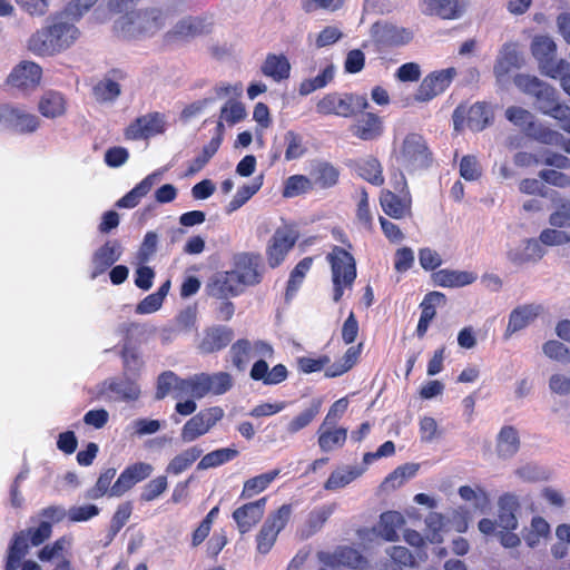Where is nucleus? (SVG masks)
Masks as SVG:
<instances>
[{
  "instance_id": "nucleus-1",
  "label": "nucleus",
  "mask_w": 570,
  "mask_h": 570,
  "mask_svg": "<svg viewBox=\"0 0 570 570\" xmlns=\"http://www.w3.org/2000/svg\"><path fill=\"white\" fill-rule=\"evenodd\" d=\"M166 13L158 8L128 11L114 22V31L124 39L151 37L166 23Z\"/></svg>"
},
{
  "instance_id": "nucleus-2",
  "label": "nucleus",
  "mask_w": 570,
  "mask_h": 570,
  "mask_svg": "<svg viewBox=\"0 0 570 570\" xmlns=\"http://www.w3.org/2000/svg\"><path fill=\"white\" fill-rule=\"evenodd\" d=\"M331 264L333 301L338 302L346 289H351L356 278V265L354 257L341 247H334L327 255Z\"/></svg>"
},
{
  "instance_id": "nucleus-3",
  "label": "nucleus",
  "mask_w": 570,
  "mask_h": 570,
  "mask_svg": "<svg viewBox=\"0 0 570 570\" xmlns=\"http://www.w3.org/2000/svg\"><path fill=\"white\" fill-rule=\"evenodd\" d=\"M394 158L400 169L413 173L429 167L431 153L421 135L409 134L395 150Z\"/></svg>"
},
{
  "instance_id": "nucleus-4",
  "label": "nucleus",
  "mask_w": 570,
  "mask_h": 570,
  "mask_svg": "<svg viewBox=\"0 0 570 570\" xmlns=\"http://www.w3.org/2000/svg\"><path fill=\"white\" fill-rule=\"evenodd\" d=\"M367 107L368 101L365 96L331 92L316 104V111L321 115H335L347 118Z\"/></svg>"
},
{
  "instance_id": "nucleus-5",
  "label": "nucleus",
  "mask_w": 570,
  "mask_h": 570,
  "mask_svg": "<svg viewBox=\"0 0 570 570\" xmlns=\"http://www.w3.org/2000/svg\"><path fill=\"white\" fill-rule=\"evenodd\" d=\"M557 45L549 36H535L531 43V52L539 63L541 72L550 78L557 79L562 70L570 68V62L560 59L556 60Z\"/></svg>"
},
{
  "instance_id": "nucleus-6",
  "label": "nucleus",
  "mask_w": 570,
  "mask_h": 570,
  "mask_svg": "<svg viewBox=\"0 0 570 570\" xmlns=\"http://www.w3.org/2000/svg\"><path fill=\"white\" fill-rule=\"evenodd\" d=\"M524 66V56L518 42L509 41L503 43L495 56L493 63V76L499 86L509 82L510 73Z\"/></svg>"
},
{
  "instance_id": "nucleus-7",
  "label": "nucleus",
  "mask_w": 570,
  "mask_h": 570,
  "mask_svg": "<svg viewBox=\"0 0 570 570\" xmlns=\"http://www.w3.org/2000/svg\"><path fill=\"white\" fill-rule=\"evenodd\" d=\"M292 514V507L283 504L275 512L271 513L256 535L257 551L266 554L276 542L278 533L285 528Z\"/></svg>"
},
{
  "instance_id": "nucleus-8",
  "label": "nucleus",
  "mask_w": 570,
  "mask_h": 570,
  "mask_svg": "<svg viewBox=\"0 0 570 570\" xmlns=\"http://www.w3.org/2000/svg\"><path fill=\"white\" fill-rule=\"evenodd\" d=\"M220 406H212L199 411L191 416L181 428L180 439L184 443H190L207 434L224 417Z\"/></svg>"
},
{
  "instance_id": "nucleus-9",
  "label": "nucleus",
  "mask_w": 570,
  "mask_h": 570,
  "mask_svg": "<svg viewBox=\"0 0 570 570\" xmlns=\"http://www.w3.org/2000/svg\"><path fill=\"white\" fill-rule=\"evenodd\" d=\"M493 112L485 102H475L469 108L459 106L453 112V126L456 131L462 130L464 124L472 131L483 130L492 120Z\"/></svg>"
},
{
  "instance_id": "nucleus-10",
  "label": "nucleus",
  "mask_w": 570,
  "mask_h": 570,
  "mask_svg": "<svg viewBox=\"0 0 570 570\" xmlns=\"http://www.w3.org/2000/svg\"><path fill=\"white\" fill-rule=\"evenodd\" d=\"M297 240V233L287 227H279L275 230L266 248L267 262L271 267L278 266L293 248Z\"/></svg>"
},
{
  "instance_id": "nucleus-11",
  "label": "nucleus",
  "mask_w": 570,
  "mask_h": 570,
  "mask_svg": "<svg viewBox=\"0 0 570 570\" xmlns=\"http://www.w3.org/2000/svg\"><path fill=\"white\" fill-rule=\"evenodd\" d=\"M456 76V69L453 67L438 70L428 75L421 82L415 94V100L430 101L441 95Z\"/></svg>"
},
{
  "instance_id": "nucleus-12",
  "label": "nucleus",
  "mask_w": 570,
  "mask_h": 570,
  "mask_svg": "<svg viewBox=\"0 0 570 570\" xmlns=\"http://www.w3.org/2000/svg\"><path fill=\"white\" fill-rule=\"evenodd\" d=\"M166 129L165 116L159 112L147 114L130 124L126 131V138L131 140L147 139L163 134Z\"/></svg>"
},
{
  "instance_id": "nucleus-13",
  "label": "nucleus",
  "mask_w": 570,
  "mask_h": 570,
  "mask_svg": "<svg viewBox=\"0 0 570 570\" xmlns=\"http://www.w3.org/2000/svg\"><path fill=\"white\" fill-rule=\"evenodd\" d=\"M422 14L438 17L443 20H456L465 10L464 0H419Z\"/></svg>"
},
{
  "instance_id": "nucleus-14",
  "label": "nucleus",
  "mask_w": 570,
  "mask_h": 570,
  "mask_svg": "<svg viewBox=\"0 0 570 570\" xmlns=\"http://www.w3.org/2000/svg\"><path fill=\"white\" fill-rule=\"evenodd\" d=\"M122 255V246L118 239H108L98 247L91 257V274L95 279L111 267Z\"/></svg>"
},
{
  "instance_id": "nucleus-15",
  "label": "nucleus",
  "mask_w": 570,
  "mask_h": 570,
  "mask_svg": "<svg viewBox=\"0 0 570 570\" xmlns=\"http://www.w3.org/2000/svg\"><path fill=\"white\" fill-rule=\"evenodd\" d=\"M3 122L19 134H32L40 126L38 116L23 107L3 106Z\"/></svg>"
},
{
  "instance_id": "nucleus-16",
  "label": "nucleus",
  "mask_w": 570,
  "mask_h": 570,
  "mask_svg": "<svg viewBox=\"0 0 570 570\" xmlns=\"http://www.w3.org/2000/svg\"><path fill=\"white\" fill-rule=\"evenodd\" d=\"M153 470V466L145 462H138L129 465L121 472L114 485H111L109 497H121L136 483L147 479L151 474Z\"/></svg>"
},
{
  "instance_id": "nucleus-17",
  "label": "nucleus",
  "mask_w": 570,
  "mask_h": 570,
  "mask_svg": "<svg viewBox=\"0 0 570 570\" xmlns=\"http://www.w3.org/2000/svg\"><path fill=\"white\" fill-rule=\"evenodd\" d=\"M266 502V498H261L243 504L233 512V519L242 534L249 532L262 520Z\"/></svg>"
},
{
  "instance_id": "nucleus-18",
  "label": "nucleus",
  "mask_w": 570,
  "mask_h": 570,
  "mask_svg": "<svg viewBox=\"0 0 570 570\" xmlns=\"http://www.w3.org/2000/svg\"><path fill=\"white\" fill-rule=\"evenodd\" d=\"M542 308L538 304H524L513 308L509 315L504 338H510L514 333L528 327L539 316Z\"/></svg>"
},
{
  "instance_id": "nucleus-19",
  "label": "nucleus",
  "mask_w": 570,
  "mask_h": 570,
  "mask_svg": "<svg viewBox=\"0 0 570 570\" xmlns=\"http://www.w3.org/2000/svg\"><path fill=\"white\" fill-rule=\"evenodd\" d=\"M42 70L31 61H22L9 75L8 82L19 89H31L39 85Z\"/></svg>"
},
{
  "instance_id": "nucleus-20",
  "label": "nucleus",
  "mask_w": 570,
  "mask_h": 570,
  "mask_svg": "<svg viewBox=\"0 0 570 570\" xmlns=\"http://www.w3.org/2000/svg\"><path fill=\"white\" fill-rule=\"evenodd\" d=\"M243 287L244 284L233 269L218 273L208 285L209 294L217 298L236 296L243 291Z\"/></svg>"
},
{
  "instance_id": "nucleus-21",
  "label": "nucleus",
  "mask_w": 570,
  "mask_h": 570,
  "mask_svg": "<svg viewBox=\"0 0 570 570\" xmlns=\"http://www.w3.org/2000/svg\"><path fill=\"white\" fill-rule=\"evenodd\" d=\"M544 255V250L537 239L529 238L522 240L507 252L508 259L515 266L528 263H535Z\"/></svg>"
},
{
  "instance_id": "nucleus-22",
  "label": "nucleus",
  "mask_w": 570,
  "mask_h": 570,
  "mask_svg": "<svg viewBox=\"0 0 570 570\" xmlns=\"http://www.w3.org/2000/svg\"><path fill=\"white\" fill-rule=\"evenodd\" d=\"M165 169H158L146 176L139 184H137L130 191L122 196L116 205L120 208H134L137 206L142 197H145L153 187L158 184Z\"/></svg>"
},
{
  "instance_id": "nucleus-23",
  "label": "nucleus",
  "mask_w": 570,
  "mask_h": 570,
  "mask_svg": "<svg viewBox=\"0 0 570 570\" xmlns=\"http://www.w3.org/2000/svg\"><path fill=\"white\" fill-rule=\"evenodd\" d=\"M520 510V502L517 495L505 493L498 500L497 523L499 529H518L519 521L517 513Z\"/></svg>"
},
{
  "instance_id": "nucleus-24",
  "label": "nucleus",
  "mask_w": 570,
  "mask_h": 570,
  "mask_svg": "<svg viewBox=\"0 0 570 570\" xmlns=\"http://www.w3.org/2000/svg\"><path fill=\"white\" fill-rule=\"evenodd\" d=\"M62 16L55 17L49 26L59 52L70 48L80 36L79 29L73 23L65 21Z\"/></svg>"
},
{
  "instance_id": "nucleus-25",
  "label": "nucleus",
  "mask_w": 570,
  "mask_h": 570,
  "mask_svg": "<svg viewBox=\"0 0 570 570\" xmlns=\"http://www.w3.org/2000/svg\"><path fill=\"white\" fill-rule=\"evenodd\" d=\"M213 21L208 16L185 17L173 28L171 35L181 39L194 38L210 31Z\"/></svg>"
},
{
  "instance_id": "nucleus-26",
  "label": "nucleus",
  "mask_w": 570,
  "mask_h": 570,
  "mask_svg": "<svg viewBox=\"0 0 570 570\" xmlns=\"http://www.w3.org/2000/svg\"><path fill=\"white\" fill-rule=\"evenodd\" d=\"M124 78L121 71L112 70L101 78L92 88V95L98 102H114L121 94L119 81Z\"/></svg>"
},
{
  "instance_id": "nucleus-27",
  "label": "nucleus",
  "mask_w": 570,
  "mask_h": 570,
  "mask_svg": "<svg viewBox=\"0 0 570 570\" xmlns=\"http://www.w3.org/2000/svg\"><path fill=\"white\" fill-rule=\"evenodd\" d=\"M382 119L372 112L362 114L351 126L352 134L362 140H375L383 134Z\"/></svg>"
},
{
  "instance_id": "nucleus-28",
  "label": "nucleus",
  "mask_w": 570,
  "mask_h": 570,
  "mask_svg": "<svg viewBox=\"0 0 570 570\" xmlns=\"http://www.w3.org/2000/svg\"><path fill=\"white\" fill-rule=\"evenodd\" d=\"M234 332L229 327L215 326L205 332L198 348L204 354L214 353L226 347L233 340Z\"/></svg>"
},
{
  "instance_id": "nucleus-29",
  "label": "nucleus",
  "mask_w": 570,
  "mask_h": 570,
  "mask_svg": "<svg viewBox=\"0 0 570 570\" xmlns=\"http://www.w3.org/2000/svg\"><path fill=\"white\" fill-rule=\"evenodd\" d=\"M288 372L285 365L277 364L269 370L266 360H257L249 372V376L254 381H261L265 385H276L287 379Z\"/></svg>"
},
{
  "instance_id": "nucleus-30",
  "label": "nucleus",
  "mask_w": 570,
  "mask_h": 570,
  "mask_svg": "<svg viewBox=\"0 0 570 570\" xmlns=\"http://www.w3.org/2000/svg\"><path fill=\"white\" fill-rule=\"evenodd\" d=\"M405 524L404 517L396 511H387L381 514L377 525L372 530L379 537L389 542L399 540V530Z\"/></svg>"
},
{
  "instance_id": "nucleus-31",
  "label": "nucleus",
  "mask_w": 570,
  "mask_h": 570,
  "mask_svg": "<svg viewBox=\"0 0 570 570\" xmlns=\"http://www.w3.org/2000/svg\"><path fill=\"white\" fill-rule=\"evenodd\" d=\"M202 384V395L205 397L208 394L222 395L233 387V377L227 372H217L214 374L198 373Z\"/></svg>"
},
{
  "instance_id": "nucleus-32",
  "label": "nucleus",
  "mask_w": 570,
  "mask_h": 570,
  "mask_svg": "<svg viewBox=\"0 0 570 570\" xmlns=\"http://www.w3.org/2000/svg\"><path fill=\"white\" fill-rule=\"evenodd\" d=\"M365 472V468L361 465H343L335 469L324 483V489L336 491L345 488Z\"/></svg>"
},
{
  "instance_id": "nucleus-33",
  "label": "nucleus",
  "mask_w": 570,
  "mask_h": 570,
  "mask_svg": "<svg viewBox=\"0 0 570 570\" xmlns=\"http://www.w3.org/2000/svg\"><path fill=\"white\" fill-rule=\"evenodd\" d=\"M520 448V438L517 429L511 425L501 428L497 436L495 451L500 459H511Z\"/></svg>"
},
{
  "instance_id": "nucleus-34",
  "label": "nucleus",
  "mask_w": 570,
  "mask_h": 570,
  "mask_svg": "<svg viewBox=\"0 0 570 570\" xmlns=\"http://www.w3.org/2000/svg\"><path fill=\"white\" fill-rule=\"evenodd\" d=\"M550 537V524L542 517H533L530 524L522 530V538L529 548L546 543Z\"/></svg>"
},
{
  "instance_id": "nucleus-35",
  "label": "nucleus",
  "mask_w": 570,
  "mask_h": 570,
  "mask_svg": "<svg viewBox=\"0 0 570 570\" xmlns=\"http://www.w3.org/2000/svg\"><path fill=\"white\" fill-rule=\"evenodd\" d=\"M258 257L250 254H242L236 258L233 269L244 286L254 285L259 282Z\"/></svg>"
},
{
  "instance_id": "nucleus-36",
  "label": "nucleus",
  "mask_w": 570,
  "mask_h": 570,
  "mask_svg": "<svg viewBox=\"0 0 570 570\" xmlns=\"http://www.w3.org/2000/svg\"><path fill=\"white\" fill-rule=\"evenodd\" d=\"M445 296L440 292L429 293L423 302L421 303V316L416 327V334L419 337H423L429 328L430 322L435 316V306L443 303Z\"/></svg>"
},
{
  "instance_id": "nucleus-37",
  "label": "nucleus",
  "mask_w": 570,
  "mask_h": 570,
  "mask_svg": "<svg viewBox=\"0 0 570 570\" xmlns=\"http://www.w3.org/2000/svg\"><path fill=\"white\" fill-rule=\"evenodd\" d=\"M325 564L331 567H348L353 569L362 568L366 563L365 558L355 549L343 547L324 560Z\"/></svg>"
},
{
  "instance_id": "nucleus-38",
  "label": "nucleus",
  "mask_w": 570,
  "mask_h": 570,
  "mask_svg": "<svg viewBox=\"0 0 570 570\" xmlns=\"http://www.w3.org/2000/svg\"><path fill=\"white\" fill-rule=\"evenodd\" d=\"M38 108L43 117L53 119L65 115L67 101L60 92L47 91L40 98Z\"/></svg>"
},
{
  "instance_id": "nucleus-39",
  "label": "nucleus",
  "mask_w": 570,
  "mask_h": 570,
  "mask_svg": "<svg viewBox=\"0 0 570 570\" xmlns=\"http://www.w3.org/2000/svg\"><path fill=\"white\" fill-rule=\"evenodd\" d=\"M28 48L37 56H53L59 53L49 26L38 30L30 37Z\"/></svg>"
},
{
  "instance_id": "nucleus-40",
  "label": "nucleus",
  "mask_w": 570,
  "mask_h": 570,
  "mask_svg": "<svg viewBox=\"0 0 570 570\" xmlns=\"http://www.w3.org/2000/svg\"><path fill=\"white\" fill-rule=\"evenodd\" d=\"M318 445L323 452H331L335 448H342L347 438V430L344 428H328L321 424L317 431Z\"/></svg>"
},
{
  "instance_id": "nucleus-41",
  "label": "nucleus",
  "mask_w": 570,
  "mask_h": 570,
  "mask_svg": "<svg viewBox=\"0 0 570 570\" xmlns=\"http://www.w3.org/2000/svg\"><path fill=\"white\" fill-rule=\"evenodd\" d=\"M476 277L469 272L441 269L433 274V282L442 287H460L473 283Z\"/></svg>"
},
{
  "instance_id": "nucleus-42",
  "label": "nucleus",
  "mask_w": 570,
  "mask_h": 570,
  "mask_svg": "<svg viewBox=\"0 0 570 570\" xmlns=\"http://www.w3.org/2000/svg\"><path fill=\"white\" fill-rule=\"evenodd\" d=\"M262 72L275 81L289 77L291 63L283 55H268L262 66Z\"/></svg>"
},
{
  "instance_id": "nucleus-43",
  "label": "nucleus",
  "mask_w": 570,
  "mask_h": 570,
  "mask_svg": "<svg viewBox=\"0 0 570 570\" xmlns=\"http://www.w3.org/2000/svg\"><path fill=\"white\" fill-rule=\"evenodd\" d=\"M322 399H313L304 411L294 416L286 425L285 430L288 434L294 435L301 430L309 425L317 416L322 407Z\"/></svg>"
},
{
  "instance_id": "nucleus-44",
  "label": "nucleus",
  "mask_w": 570,
  "mask_h": 570,
  "mask_svg": "<svg viewBox=\"0 0 570 570\" xmlns=\"http://www.w3.org/2000/svg\"><path fill=\"white\" fill-rule=\"evenodd\" d=\"M223 131L224 124H217V135L212 138V140L203 148V151L199 156H197L188 167V174L193 175L200 169L209 161V159L216 154L218 150L222 140H223Z\"/></svg>"
},
{
  "instance_id": "nucleus-45",
  "label": "nucleus",
  "mask_w": 570,
  "mask_h": 570,
  "mask_svg": "<svg viewBox=\"0 0 570 570\" xmlns=\"http://www.w3.org/2000/svg\"><path fill=\"white\" fill-rule=\"evenodd\" d=\"M390 560L382 562L381 570H403V567L414 564V558L407 548L393 546L386 549Z\"/></svg>"
},
{
  "instance_id": "nucleus-46",
  "label": "nucleus",
  "mask_w": 570,
  "mask_h": 570,
  "mask_svg": "<svg viewBox=\"0 0 570 570\" xmlns=\"http://www.w3.org/2000/svg\"><path fill=\"white\" fill-rule=\"evenodd\" d=\"M279 470H272L269 472L248 479L244 483L240 499H250L259 494L265 489H267V487L277 478Z\"/></svg>"
},
{
  "instance_id": "nucleus-47",
  "label": "nucleus",
  "mask_w": 570,
  "mask_h": 570,
  "mask_svg": "<svg viewBox=\"0 0 570 570\" xmlns=\"http://www.w3.org/2000/svg\"><path fill=\"white\" fill-rule=\"evenodd\" d=\"M357 174L368 183L381 186L384 183L382 166L376 158L367 157L360 159L355 165Z\"/></svg>"
},
{
  "instance_id": "nucleus-48",
  "label": "nucleus",
  "mask_w": 570,
  "mask_h": 570,
  "mask_svg": "<svg viewBox=\"0 0 570 570\" xmlns=\"http://www.w3.org/2000/svg\"><path fill=\"white\" fill-rule=\"evenodd\" d=\"M335 504H326L312 510L306 519L303 530L305 537H311L320 531L328 518L333 514Z\"/></svg>"
},
{
  "instance_id": "nucleus-49",
  "label": "nucleus",
  "mask_w": 570,
  "mask_h": 570,
  "mask_svg": "<svg viewBox=\"0 0 570 570\" xmlns=\"http://www.w3.org/2000/svg\"><path fill=\"white\" fill-rule=\"evenodd\" d=\"M203 454V450L198 446H191L176 456L168 463L166 472L178 475L186 471Z\"/></svg>"
},
{
  "instance_id": "nucleus-50",
  "label": "nucleus",
  "mask_w": 570,
  "mask_h": 570,
  "mask_svg": "<svg viewBox=\"0 0 570 570\" xmlns=\"http://www.w3.org/2000/svg\"><path fill=\"white\" fill-rule=\"evenodd\" d=\"M238 454H239L238 450H236L234 448H222V449L212 451V452L205 454L200 459V461L197 465V469L198 470H207V469L223 465V464L234 460L235 458H237Z\"/></svg>"
},
{
  "instance_id": "nucleus-51",
  "label": "nucleus",
  "mask_w": 570,
  "mask_h": 570,
  "mask_svg": "<svg viewBox=\"0 0 570 570\" xmlns=\"http://www.w3.org/2000/svg\"><path fill=\"white\" fill-rule=\"evenodd\" d=\"M334 73V65L327 63L316 77L305 79L301 82L298 89L299 95L307 96L317 89L324 88L333 80Z\"/></svg>"
},
{
  "instance_id": "nucleus-52",
  "label": "nucleus",
  "mask_w": 570,
  "mask_h": 570,
  "mask_svg": "<svg viewBox=\"0 0 570 570\" xmlns=\"http://www.w3.org/2000/svg\"><path fill=\"white\" fill-rule=\"evenodd\" d=\"M311 175L315 185L321 188H331L337 184L340 171L328 163H318L311 171Z\"/></svg>"
},
{
  "instance_id": "nucleus-53",
  "label": "nucleus",
  "mask_w": 570,
  "mask_h": 570,
  "mask_svg": "<svg viewBox=\"0 0 570 570\" xmlns=\"http://www.w3.org/2000/svg\"><path fill=\"white\" fill-rule=\"evenodd\" d=\"M202 384L199 380V374H194L187 379L178 380L176 385V391L174 394V399L184 400V399H203L202 395Z\"/></svg>"
},
{
  "instance_id": "nucleus-54",
  "label": "nucleus",
  "mask_w": 570,
  "mask_h": 570,
  "mask_svg": "<svg viewBox=\"0 0 570 570\" xmlns=\"http://www.w3.org/2000/svg\"><path fill=\"white\" fill-rule=\"evenodd\" d=\"M380 202L384 213L393 218H403L409 212V206L392 191H382Z\"/></svg>"
},
{
  "instance_id": "nucleus-55",
  "label": "nucleus",
  "mask_w": 570,
  "mask_h": 570,
  "mask_svg": "<svg viewBox=\"0 0 570 570\" xmlns=\"http://www.w3.org/2000/svg\"><path fill=\"white\" fill-rule=\"evenodd\" d=\"M313 264L312 257H305L294 267L291 272L287 288H286V298H291L298 291L302 285L307 272L311 269Z\"/></svg>"
},
{
  "instance_id": "nucleus-56",
  "label": "nucleus",
  "mask_w": 570,
  "mask_h": 570,
  "mask_svg": "<svg viewBox=\"0 0 570 570\" xmlns=\"http://www.w3.org/2000/svg\"><path fill=\"white\" fill-rule=\"evenodd\" d=\"M262 177L255 178L250 184L240 187L234 195L226 207L228 214L240 208L248 199H250L262 187Z\"/></svg>"
},
{
  "instance_id": "nucleus-57",
  "label": "nucleus",
  "mask_w": 570,
  "mask_h": 570,
  "mask_svg": "<svg viewBox=\"0 0 570 570\" xmlns=\"http://www.w3.org/2000/svg\"><path fill=\"white\" fill-rule=\"evenodd\" d=\"M71 540L67 537H61L56 540L52 544L45 546L38 553V558L41 561H55L59 562L62 560H67L65 558V552L70 548Z\"/></svg>"
},
{
  "instance_id": "nucleus-58",
  "label": "nucleus",
  "mask_w": 570,
  "mask_h": 570,
  "mask_svg": "<svg viewBox=\"0 0 570 570\" xmlns=\"http://www.w3.org/2000/svg\"><path fill=\"white\" fill-rule=\"evenodd\" d=\"M252 343L248 340H238L230 347L232 362L238 370H244L252 356Z\"/></svg>"
},
{
  "instance_id": "nucleus-59",
  "label": "nucleus",
  "mask_w": 570,
  "mask_h": 570,
  "mask_svg": "<svg viewBox=\"0 0 570 570\" xmlns=\"http://www.w3.org/2000/svg\"><path fill=\"white\" fill-rule=\"evenodd\" d=\"M361 352V346L347 348L341 362L332 365L325 372L327 377H335L347 372L356 363Z\"/></svg>"
},
{
  "instance_id": "nucleus-60",
  "label": "nucleus",
  "mask_w": 570,
  "mask_h": 570,
  "mask_svg": "<svg viewBox=\"0 0 570 570\" xmlns=\"http://www.w3.org/2000/svg\"><path fill=\"white\" fill-rule=\"evenodd\" d=\"M27 535L24 534V532H20L14 537L13 542L9 548L7 563H9L11 568H19L20 562L22 558L27 554Z\"/></svg>"
},
{
  "instance_id": "nucleus-61",
  "label": "nucleus",
  "mask_w": 570,
  "mask_h": 570,
  "mask_svg": "<svg viewBox=\"0 0 570 570\" xmlns=\"http://www.w3.org/2000/svg\"><path fill=\"white\" fill-rule=\"evenodd\" d=\"M313 188V181L303 175H294L287 178L283 195L285 197H296L305 194Z\"/></svg>"
},
{
  "instance_id": "nucleus-62",
  "label": "nucleus",
  "mask_w": 570,
  "mask_h": 570,
  "mask_svg": "<svg viewBox=\"0 0 570 570\" xmlns=\"http://www.w3.org/2000/svg\"><path fill=\"white\" fill-rule=\"evenodd\" d=\"M246 116L245 107L242 102L234 99L228 100L220 110V120L218 122L226 121L229 126H233Z\"/></svg>"
},
{
  "instance_id": "nucleus-63",
  "label": "nucleus",
  "mask_w": 570,
  "mask_h": 570,
  "mask_svg": "<svg viewBox=\"0 0 570 570\" xmlns=\"http://www.w3.org/2000/svg\"><path fill=\"white\" fill-rule=\"evenodd\" d=\"M514 85L522 92L533 96L534 98L546 87L547 82L541 81L538 77L519 73L513 79Z\"/></svg>"
},
{
  "instance_id": "nucleus-64",
  "label": "nucleus",
  "mask_w": 570,
  "mask_h": 570,
  "mask_svg": "<svg viewBox=\"0 0 570 570\" xmlns=\"http://www.w3.org/2000/svg\"><path fill=\"white\" fill-rule=\"evenodd\" d=\"M109 389L114 393L118 394L121 399L128 401H135L140 395V389L138 384L130 379L114 381L110 383Z\"/></svg>"
}]
</instances>
